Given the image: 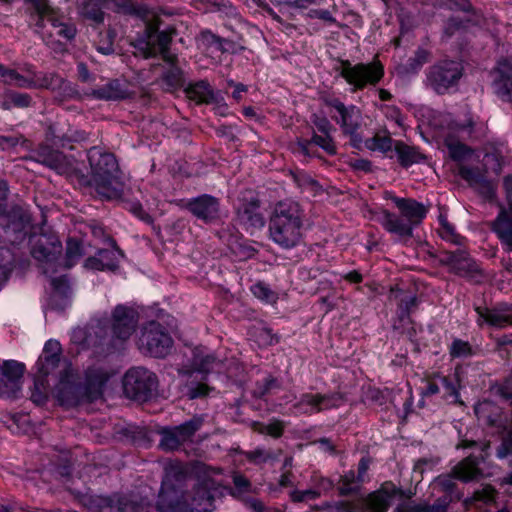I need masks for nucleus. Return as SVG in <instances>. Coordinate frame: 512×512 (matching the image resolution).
<instances>
[{
    "mask_svg": "<svg viewBox=\"0 0 512 512\" xmlns=\"http://www.w3.org/2000/svg\"><path fill=\"white\" fill-rule=\"evenodd\" d=\"M109 374L100 366L85 371L84 383L78 382L70 362L63 363V371L54 388V396L62 406L74 407L81 402H92L102 397Z\"/></svg>",
    "mask_w": 512,
    "mask_h": 512,
    "instance_id": "1",
    "label": "nucleus"
},
{
    "mask_svg": "<svg viewBox=\"0 0 512 512\" xmlns=\"http://www.w3.org/2000/svg\"><path fill=\"white\" fill-rule=\"evenodd\" d=\"M180 469L171 467L166 470L156 502L160 512H210L214 508V497L204 485H198L192 493H185L172 483V477L177 482L183 478Z\"/></svg>",
    "mask_w": 512,
    "mask_h": 512,
    "instance_id": "2",
    "label": "nucleus"
},
{
    "mask_svg": "<svg viewBox=\"0 0 512 512\" xmlns=\"http://www.w3.org/2000/svg\"><path fill=\"white\" fill-rule=\"evenodd\" d=\"M304 222L305 214L299 203L279 201L269 217V238L282 249H293L303 240Z\"/></svg>",
    "mask_w": 512,
    "mask_h": 512,
    "instance_id": "3",
    "label": "nucleus"
},
{
    "mask_svg": "<svg viewBox=\"0 0 512 512\" xmlns=\"http://www.w3.org/2000/svg\"><path fill=\"white\" fill-rule=\"evenodd\" d=\"M88 160L91 168L89 185L102 198L108 200L120 198L124 184L115 156L92 147L88 151Z\"/></svg>",
    "mask_w": 512,
    "mask_h": 512,
    "instance_id": "4",
    "label": "nucleus"
},
{
    "mask_svg": "<svg viewBox=\"0 0 512 512\" xmlns=\"http://www.w3.org/2000/svg\"><path fill=\"white\" fill-rule=\"evenodd\" d=\"M320 101L330 108L332 120L340 127L344 135L350 137L351 145L354 148H360L362 136L359 129L363 121L361 109L354 104L346 105L340 98L330 93L322 94Z\"/></svg>",
    "mask_w": 512,
    "mask_h": 512,
    "instance_id": "5",
    "label": "nucleus"
},
{
    "mask_svg": "<svg viewBox=\"0 0 512 512\" xmlns=\"http://www.w3.org/2000/svg\"><path fill=\"white\" fill-rule=\"evenodd\" d=\"M336 71L352 87V92L363 90L368 86H376L384 77V67L379 60L356 64H352L349 60H340V66Z\"/></svg>",
    "mask_w": 512,
    "mask_h": 512,
    "instance_id": "6",
    "label": "nucleus"
},
{
    "mask_svg": "<svg viewBox=\"0 0 512 512\" xmlns=\"http://www.w3.org/2000/svg\"><path fill=\"white\" fill-rule=\"evenodd\" d=\"M153 16L146 22L144 34L139 38L134 47L144 58H152L160 54L166 63L177 62L176 54L171 53L169 45L172 41V31H159L156 23L151 22Z\"/></svg>",
    "mask_w": 512,
    "mask_h": 512,
    "instance_id": "7",
    "label": "nucleus"
},
{
    "mask_svg": "<svg viewBox=\"0 0 512 512\" xmlns=\"http://www.w3.org/2000/svg\"><path fill=\"white\" fill-rule=\"evenodd\" d=\"M157 386L156 374L144 367H132L123 377L124 393L133 400L147 401L151 399Z\"/></svg>",
    "mask_w": 512,
    "mask_h": 512,
    "instance_id": "8",
    "label": "nucleus"
},
{
    "mask_svg": "<svg viewBox=\"0 0 512 512\" xmlns=\"http://www.w3.org/2000/svg\"><path fill=\"white\" fill-rule=\"evenodd\" d=\"M173 346V339L167 329L157 321L145 324L138 339L139 349L155 358H163Z\"/></svg>",
    "mask_w": 512,
    "mask_h": 512,
    "instance_id": "9",
    "label": "nucleus"
},
{
    "mask_svg": "<svg viewBox=\"0 0 512 512\" xmlns=\"http://www.w3.org/2000/svg\"><path fill=\"white\" fill-rule=\"evenodd\" d=\"M463 65L454 60H443L429 67L427 83L437 93L445 94L457 86L463 76Z\"/></svg>",
    "mask_w": 512,
    "mask_h": 512,
    "instance_id": "10",
    "label": "nucleus"
},
{
    "mask_svg": "<svg viewBox=\"0 0 512 512\" xmlns=\"http://www.w3.org/2000/svg\"><path fill=\"white\" fill-rule=\"evenodd\" d=\"M182 207L190 212L197 220L205 224H219L223 213L220 199L210 195L201 194L184 201Z\"/></svg>",
    "mask_w": 512,
    "mask_h": 512,
    "instance_id": "11",
    "label": "nucleus"
},
{
    "mask_svg": "<svg viewBox=\"0 0 512 512\" xmlns=\"http://www.w3.org/2000/svg\"><path fill=\"white\" fill-rule=\"evenodd\" d=\"M483 461L484 456L482 454L479 456L470 455L452 469V475H440L435 482L443 491L452 492L455 487L454 478L468 482L481 476L482 472L479 465Z\"/></svg>",
    "mask_w": 512,
    "mask_h": 512,
    "instance_id": "12",
    "label": "nucleus"
},
{
    "mask_svg": "<svg viewBox=\"0 0 512 512\" xmlns=\"http://www.w3.org/2000/svg\"><path fill=\"white\" fill-rule=\"evenodd\" d=\"M0 220L3 237L7 242L18 244L25 239L31 219L23 209L13 207L9 212L6 211Z\"/></svg>",
    "mask_w": 512,
    "mask_h": 512,
    "instance_id": "13",
    "label": "nucleus"
},
{
    "mask_svg": "<svg viewBox=\"0 0 512 512\" xmlns=\"http://www.w3.org/2000/svg\"><path fill=\"white\" fill-rule=\"evenodd\" d=\"M25 365L16 360L0 363V397L15 398L22 387Z\"/></svg>",
    "mask_w": 512,
    "mask_h": 512,
    "instance_id": "14",
    "label": "nucleus"
},
{
    "mask_svg": "<svg viewBox=\"0 0 512 512\" xmlns=\"http://www.w3.org/2000/svg\"><path fill=\"white\" fill-rule=\"evenodd\" d=\"M48 21L56 30V35L67 42H71L77 35V27L74 23L66 21L64 15L59 9L51 4L43 12L39 13L32 21L35 26L42 30L45 27V21Z\"/></svg>",
    "mask_w": 512,
    "mask_h": 512,
    "instance_id": "15",
    "label": "nucleus"
},
{
    "mask_svg": "<svg viewBox=\"0 0 512 512\" xmlns=\"http://www.w3.org/2000/svg\"><path fill=\"white\" fill-rule=\"evenodd\" d=\"M138 323L137 312L125 305H117L111 314L109 327L114 338L126 341L135 331Z\"/></svg>",
    "mask_w": 512,
    "mask_h": 512,
    "instance_id": "16",
    "label": "nucleus"
},
{
    "mask_svg": "<svg viewBox=\"0 0 512 512\" xmlns=\"http://www.w3.org/2000/svg\"><path fill=\"white\" fill-rule=\"evenodd\" d=\"M61 353L62 348L59 341L53 339L48 340L35 365L37 375L47 379L49 375L58 371L60 377L63 371V363L69 362L61 358Z\"/></svg>",
    "mask_w": 512,
    "mask_h": 512,
    "instance_id": "17",
    "label": "nucleus"
},
{
    "mask_svg": "<svg viewBox=\"0 0 512 512\" xmlns=\"http://www.w3.org/2000/svg\"><path fill=\"white\" fill-rule=\"evenodd\" d=\"M440 262L450 270L462 277L475 278L481 274L478 264L463 249L443 251Z\"/></svg>",
    "mask_w": 512,
    "mask_h": 512,
    "instance_id": "18",
    "label": "nucleus"
},
{
    "mask_svg": "<svg viewBox=\"0 0 512 512\" xmlns=\"http://www.w3.org/2000/svg\"><path fill=\"white\" fill-rule=\"evenodd\" d=\"M403 492L393 482L386 481L380 488L363 498V505L370 512H387L396 496Z\"/></svg>",
    "mask_w": 512,
    "mask_h": 512,
    "instance_id": "19",
    "label": "nucleus"
},
{
    "mask_svg": "<svg viewBox=\"0 0 512 512\" xmlns=\"http://www.w3.org/2000/svg\"><path fill=\"white\" fill-rule=\"evenodd\" d=\"M342 402V396L339 393L312 394L305 393L301 395L295 408L305 414L319 413L324 410L338 407Z\"/></svg>",
    "mask_w": 512,
    "mask_h": 512,
    "instance_id": "20",
    "label": "nucleus"
},
{
    "mask_svg": "<svg viewBox=\"0 0 512 512\" xmlns=\"http://www.w3.org/2000/svg\"><path fill=\"white\" fill-rule=\"evenodd\" d=\"M106 241L111 247L109 249H100L95 256L88 257L84 263L85 268L98 271H113L118 268L123 253L113 238L108 236Z\"/></svg>",
    "mask_w": 512,
    "mask_h": 512,
    "instance_id": "21",
    "label": "nucleus"
},
{
    "mask_svg": "<svg viewBox=\"0 0 512 512\" xmlns=\"http://www.w3.org/2000/svg\"><path fill=\"white\" fill-rule=\"evenodd\" d=\"M379 222L398 241L406 242L413 236L415 227L400 213L383 210Z\"/></svg>",
    "mask_w": 512,
    "mask_h": 512,
    "instance_id": "22",
    "label": "nucleus"
},
{
    "mask_svg": "<svg viewBox=\"0 0 512 512\" xmlns=\"http://www.w3.org/2000/svg\"><path fill=\"white\" fill-rule=\"evenodd\" d=\"M184 93L197 105L221 104L224 101L221 94L205 79L189 82L184 88Z\"/></svg>",
    "mask_w": 512,
    "mask_h": 512,
    "instance_id": "23",
    "label": "nucleus"
},
{
    "mask_svg": "<svg viewBox=\"0 0 512 512\" xmlns=\"http://www.w3.org/2000/svg\"><path fill=\"white\" fill-rule=\"evenodd\" d=\"M33 89H46L58 92L63 95H70L72 92L71 83L56 72L36 71L32 65Z\"/></svg>",
    "mask_w": 512,
    "mask_h": 512,
    "instance_id": "24",
    "label": "nucleus"
},
{
    "mask_svg": "<svg viewBox=\"0 0 512 512\" xmlns=\"http://www.w3.org/2000/svg\"><path fill=\"white\" fill-rule=\"evenodd\" d=\"M35 160L46 167L55 170L58 174L67 173L71 169L69 158L48 145H40L35 153Z\"/></svg>",
    "mask_w": 512,
    "mask_h": 512,
    "instance_id": "25",
    "label": "nucleus"
},
{
    "mask_svg": "<svg viewBox=\"0 0 512 512\" xmlns=\"http://www.w3.org/2000/svg\"><path fill=\"white\" fill-rule=\"evenodd\" d=\"M237 219L246 230L261 229L265 220L260 212V201L257 198L243 201L237 208Z\"/></svg>",
    "mask_w": 512,
    "mask_h": 512,
    "instance_id": "26",
    "label": "nucleus"
},
{
    "mask_svg": "<svg viewBox=\"0 0 512 512\" xmlns=\"http://www.w3.org/2000/svg\"><path fill=\"white\" fill-rule=\"evenodd\" d=\"M494 79L496 94L504 101L512 102V57L499 60Z\"/></svg>",
    "mask_w": 512,
    "mask_h": 512,
    "instance_id": "27",
    "label": "nucleus"
},
{
    "mask_svg": "<svg viewBox=\"0 0 512 512\" xmlns=\"http://www.w3.org/2000/svg\"><path fill=\"white\" fill-rule=\"evenodd\" d=\"M390 199L399 210V213L414 227L420 224L428 213V207L413 198L391 196Z\"/></svg>",
    "mask_w": 512,
    "mask_h": 512,
    "instance_id": "28",
    "label": "nucleus"
},
{
    "mask_svg": "<svg viewBox=\"0 0 512 512\" xmlns=\"http://www.w3.org/2000/svg\"><path fill=\"white\" fill-rule=\"evenodd\" d=\"M87 95L96 100L117 101L129 97V91L120 80L112 79L105 85L92 89Z\"/></svg>",
    "mask_w": 512,
    "mask_h": 512,
    "instance_id": "29",
    "label": "nucleus"
},
{
    "mask_svg": "<svg viewBox=\"0 0 512 512\" xmlns=\"http://www.w3.org/2000/svg\"><path fill=\"white\" fill-rule=\"evenodd\" d=\"M105 3H111L117 13L134 16L143 21H148L153 16V11L146 4L135 0H105Z\"/></svg>",
    "mask_w": 512,
    "mask_h": 512,
    "instance_id": "30",
    "label": "nucleus"
},
{
    "mask_svg": "<svg viewBox=\"0 0 512 512\" xmlns=\"http://www.w3.org/2000/svg\"><path fill=\"white\" fill-rule=\"evenodd\" d=\"M458 175L467 181L471 186H476L486 197H493L495 189L491 182L487 181L478 168L460 165Z\"/></svg>",
    "mask_w": 512,
    "mask_h": 512,
    "instance_id": "31",
    "label": "nucleus"
},
{
    "mask_svg": "<svg viewBox=\"0 0 512 512\" xmlns=\"http://www.w3.org/2000/svg\"><path fill=\"white\" fill-rule=\"evenodd\" d=\"M53 293L49 305L54 310H64L69 304L70 285L66 276L51 279Z\"/></svg>",
    "mask_w": 512,
    "mask_h": 512,
    "instance_id": "32",
    "label": "nucleus"
},
{
    "mask_svg": "<svg viewBox=\"0 0 512 512\" xmlns=\"http://www.w3.org/2000/svg\"><path fill=\"white\" fill-rule=\"evenodd\" d=\"M105 4V0H83L78 4V14L93 25H101L105 20Z\"/></svg>",
    "mask_w": 512,
    "mask_h": 512,
    "instance_id": "33",
    "label": "nucleus"
},
{
    "mask_svg": "<svg viewBox=\"0 0 512 512\" xmlns=\"http://www.w3.org/2000/svg\"><path fill=\"white\" fill-rule=\"evenodd\" d=\"M21 70L25 72V74H21L16 69H11L5 67V70L2 74L3 83L9 86H16L21 89H30L34 86L32 84V64H25Z\"/></svg>",
    "mask_w": 512,
    "mask_h": 512,
    "instance_id": "34",
    "label": "nucleus"
},
{
    "mask_svg": "<svg viewBox=\"0 0 512 512\" xmlns=\"http://www.w3.org/2000/svg\"><path fill=\"white\" fill-rule=\"evenodd\" d=\"M500 212L492 222V231L497 234L503 243H512V209L500 205Z\"/></svg>",
    "mask_w": 512,
    "mask_h": 512,
    "instance_id": "35",
    "label": "nucleus"
},
{
    "mask_svg": "<svg viewBox=\"0 0 512 512\" xmlns=\"http://www.w3.org/2000/svg\"><path fill=\"white\" fill-rule=\"evenodd\" d=\"M474 412L479 421L488 426H498L501 422V408L490 400H482L475 404Z\"/></svg>",
    "mask_w": 512,
    "mask_h": 512,
    "instance_id": "36",
    "label": "nucleus"
},
{
    "mask_svg": "<svg viewBox=\"0 0 512 512\" xmlns=\"http://www.w3.org/2000/svg\"><path fill=\"white\" fill-rule=\"evenodd\" d=\"M390 296L397 299L398 302V316L401 321L408 320L411 313H413L418 306V298L415 294L406 293L399 288H392Z\"/></svg>",
    "mask_w": 512,
    "mask_h": 512,
    "instance_id": "37",
    "label": "nucleus"
},
{
    "mask_svg": "<svg viewBox=\"0 0 512 512\" xmlns=\"http://www.w3.org/2000/svg\"><path fill=\"white\" fill-rule=\"evenodd\" d=\"M32 96L25 92H18L15 90H5L0 93V108L9 111L13 108H28L32 106Z\"/></svg>",
    "mask_w": 512,
    "mask_h": 512,
    "instance_id": "38",
    "label": "nucleus"
},
{
    "mask_svg": "<svg viewBox=\"0 0 512 512\" xmlns=\"http://www.w3.org/2000/svg\"><path fill=\"white\" fill-rule=\"evenodd\" d=\"M394 151L397 155L398 162L404 168H408L413 164H418L425 160V156L414 146H409L402 141H395Z\"/></svg>",
    "mask_w": 512,
    "mask_h": 512,
    "instance_id": "39",
    "label": "nucleus"
},
{
    "mask_svg": "<svg viewBox=\"0 0 512 512\" xmlns=\"http://www.w3.org/2000/svg\"><path fill=\"white\" fill-rule=\"evenodd\" d=\"M475 310L479 316V325H481V321L497 328H504L512 324V315H505L497 310L488 308L477 307Z\"/></svg>",
    "mask_w": 512,
    "mask_h": 512,
    "instance_id": "40",
    "label": "nucleus"
},
{
    "mask_svg": "<svg viewBox=\"0 0 512 512\" xmlns=\"http://www.w3.org/2000/svg\"><path fill=\"white\" fill-rule=\"evenodd\" d=\"M170 67L162 74L161 80L166 91H174L181 88L185 83L183 70L177 62L168 63Z\"/></svg>",
    "mask_w": 512,
    "mask_h": 512,
    "instance_id": "41",
    "label": "nucleus"
},
{
    "mask_svg": "<svg viewBox=\"0 0 512 512\" xmlns=\"http://www.w3.org/2000/svg\"><path fill=\"white\" fill-rule=\"evenodd\" d=\"M60 250L61 243L57 239L51 240L48 246H45L41 243V240H39L33 246L32 255L37 260L49 263L56 259V254L60 253Z\"/></svg>",
    "mask_w": 512,
    "mask_h": 512,
    "instance_id": "42",
    "label": "nucleus"
},
{
    "mask_svg": "<svg viewBox=\"0 0 512 512\" xmlns=\"http://www.w3.org/2000/svg\"><path fill=\"white\" fill-rule=\"evenodd\" d=\"M440 391L443 390V398L451 403L463 404L459 394V380L456 376H439Z\"/></svg>",
    "mask_w": 512,
    "mask_h": 512,
    "instance_id": "43",
    "label": "nucleus"
},
{
    "mask_svg": "<svg viewBox=\"0 0 512 512\" xmlns=\"http://www.w3.org/2000/svg\"><path fill=\"white\" fill-rule=\"evenodd\" d=\"M204 424V417L202 415H195L184 423L173 426L177 431L182 443H185L194 436V434L201 429Z\"/></svg>",
    "mask_w": 512,
    "mask_h": 512,
    "instance_id": "44",
    "label": "nucleus"
},
{
    "mask_svg": "<svg viewBox=\"0 0 512 512\" xmlns=\"http://www.w3.org/2000/svg\"><path fill=\"white\" fill-rule=\"evenodd\" d=\"M449 500L447 498H439L432 505H399L395 512H447Z\"/></svg>",
    "mask_w": 512,
    "mask_h": 512,
    "instance_id": "45",
    "label": "nucleus"
},
{
    "mask_svg": "<svg viewBox=\"0 0 512 512\" xmlns=\"http://www.w3.org/2000/svg\"><path fill=\"white\" fill-rule=\"evenodd\" d=\"M161 439L158 447L165 452H172L183 444L174 427H164L159 430Z\"/></svg>",
    "mask_w": 512,
    "mask_h": 512,
    "instance_id": "46",
    "label": "nucleus"
},
{
    "mask_svg": "<svg viewBox=\"0 0 512 512\" xmlns=\"http://www.w3.org/2000/svg\"><path fill=\"white\" fill-rule=\"evenodd\" d=\"M338 10L336 4L331 6V9H323V8H311L305 14V17L308 19H317L322 21L326 25H336L338 27H342V25L337 21L334 16V12Z\"/></svg>",
    "mask_w": 512,
    "mask_h": 512,
    "instance_id": "47",
    "label": "nucleus"
},
{
    "mask_svg": "<svg viewBox=\"0 0 512 512\" xmlns=\"http://www.w3.org/2000/svg\"><path fill=\"white\" fill-rule=\"evenodd\" d=\"M118 495L94 496L89 500V508L93 512H117Z\"/></svg>",
    "mask_w": 512,
    "mask_h": 512,
    "instance_id": "48",
    "label": "nucleus"
},
{
    "mask_svg": "<svg viewBox=\"0 0 512 512\" xmlns=\"http://www.w3.org/2000/svg\"><path fill=\"white\" fill-rule=\"evenodd\" d=\"M84 255L83 247L79 240L75 238H69L66 243V252L64 259L65 268L69 269L73 267Z\"/></svg>",
    "mask_w": 512,
    "mask_h": 512,
    "instance_id": "49",
    "label": "nucleus"
},
{
    "mask_svg": "<svg viewBox=\"0 0 512 512\" xmlns=\"http://www.w3.org/2000/svg\"><path fill=\"white\" fill-rule=\"evenodd\" d=\"M365 147L371 151H380L386 153L394 147L393 140L389 135L376 134L366 139Z\"/></svg>",
    "mask_w": 512,
    "mask_h": 512,
    "instance_id": "50",
    "label": "nucleus"
},
{
    "mask_svg": "<svg viewBox=\"0 0 512 512\" xmlns=\"http://www.w3.org/2000/svg\"><path fill=\"white\" fill-rule=\"evenodd\" d=\"M48 386V380L46 378L36 375L34 387L31 392V400L38 405L44 404L47 400Z\"/></svg>",
    "mask_w": 512,
    "mask_h": 512,
    "instance_id": "51",
    "label": "nucleus"
},
{
    "mask_svg": "<svg viewBox=\"0 0 512 512\" xmlns=\"http://www.w3.org/2000/svg\"><path fill=\"white\" fill-rule=\"evenodd\" d=\"M430 53L423 49L418 48L415 51V54L413 57L409 58L407 62L406 70L410 73H417L421 67L429 61Z\"/></svg>",
    "mask_w": 512,
    "mask_h": 512,
    "instance_id": "52",
    "label": "nucleus"
},
{
    "mask_svg": "<svg viewBox=\"0 0 512 512\" xmlns=\"http://www.w3.org/2000/svg\"><path fill=\"white\" fill-rule=\"evenodd\" d=\"M277 388H279L277 379L272 376H267L263 380L256 383V386L253 390V395L257 398H263L272 390Z\"/></svg>",
    "mask_w": 512,
    "mask_h": 512,
    "instance_id": "53",
    "label": "nucleus"
},
{
    "mask_svg": "<svg viewBox=\"0 0 512 512\" xmlns=\"http://www.w3.org/2000/svg\"><path fill=\"white\" fill-rule=\"evenodd\" d=\"M449 353L452 358H461L472 356L473 350L468 341L454 339L449 347Z\"/></svg>",
    "mask_w": 512,
    "mask_h": 512,
    "instance_id": "54",
    "label": "nucleus"
},
{
    "mask_svg": "<svg viewBox=\"0 0 512 512\" xmlns=\"http://www.w3.org/2000/svg\"><path fill=\"white\" fill-rule=\"evenodd\" d=\"M445 142L449 150L450 156L454 160H462L472 153V151L461 142H454L450 141L449 139H446Z\"/></svg>",
    "mask_w": 512,
    "mask_h": 512,
    "instance_id": "55",
    "label": "nucleus"
},
{
    "mask_svg": "<svg viewBox=\"0 0 512 512\" xmlns=\"http://www.w3.org/2000/svg\"><path fill=\"white\" fill-rule=\"evenodd\" d=\"M311 140H312L313 144L319 146L328 154H330V155L336 154V146L331 137V134L318 135V134L314 133L312 135Z\"/></svg>",
    "mask_w": 512,
    "mask_h": 512,
    "instance_id": "56",
    "label": "nucleus"
},
{
    "mask_svg": "<svg viewBox=\"0 0 512 512\" xmlns=\"http://www.w3.org/2000/svg\"><path fill=\"white\" fill-rule=\"evenodd\" d=\"M246 458L250 462L259 465L274 460L277 456L272 451L257 448L253 451L247 452Z\"/></svg>",
    "mask_w": 512,
    "mask_h": 512,
    "instance_id": "57",
    "label": "nucleus"
},
{
    "mask_svg": "<svg viewBox=\"0 0 512 512\" xmlns=\"http://www.w3.org/2000/svg\"><path fill=\"white\" fill-rule=\"evenodd\" d=\"M441 228L439 230L440 237L451 243L460 245V236L455 233L454 227L448 223L446 219L440 218Z\"/></svg>",
    "mask_w": 512,
    "mask_h": 512,
    "instance_id": "58",
    "label": "nucleus"
},
{
    "mask_svg": "<svg viewBox=\"0 0 512 512\" xmlns=\"http://www.w3.org/2000/svg\"><path fill=\"white\" fill-rule=\"evenodd\" d=\"M253 295L266 302H274L276 300L275 293L262 282H258L251 287Z\"/></svg>",
    "mask_w": 512,
    "mask_h": 512,
    "instance_id": "59",
    "label": "nucleus"
},
{
    "mask_svg": "<svg viewBox=\"0 0 512 512\" xmlns=\"http://www.w3.org/2000/svg\"><path fill=\"white\" fill-rule=\"evenodd\" d=\"M144 506L137 503L126 496L117 498V512H143Z\"/></svg>",
    "mask_w": 512,
    "mask_h": 512,
    "instance_id": "60",
    "label": "nucleus"
},
{
    "mask_svg": "<svg viewBox=\"0 0 512 512\" xmlns=\"http://www.w3.org/2000/svg\"><path fill=\"white\" fill-rule=\"evenodd\" d=\"M496 490L491 486H485L480 490H477L473 494L474 502H482L484 504H490L495 501Z\"/></svg>",
    "mask_w": 512,
    "mask_h": 512,
    "instance_id": "61",
    "label": "nucleus"
},
{
    "mask_svg": "<svg viewBox=\"0 0 512 512\" xmlns=\"http://www.w3.org/2000/svg\"><path fill=\"white\" fill-rule=\"evenodd\" d=\"M378 108L381 110V112L388 120L395 122L398 126L403 125V116L400 109L397 106L383 104L380 105Z\"/></svg>",
    "mask_w": 512,
    "mask_h": 512,
    "instance_id": "62",
    "label": "nucleus"
},
{
    "mask_svg": "<svg viewBox=\"0 0 512 512\" xmlns=\"http://www.w3.org/2000/svg\"><path fill=\"white\" fill-rule=\"evenodd\" d=\"M293 178L300 188L311 189L313 191L319 188L318 182L304 172H297L293 174Z\"/></svg>",
    "mask_w": 512,
    "mask_h": 512,
    "instance_id": "63",
    "label": "nucleus"
},
{
    "mask_svg": "<svg viewBox=\"0 0 512 512\" xmlns=\"http://www.w3.org/2000/svg\"><path fill=\"white\" fill-rule=\"evenodd\" d=\"M357 481L355 472L350 470L341 477V486L339 488L341 495H349L353 493L356 488L352 485Z\"/></svg>",
    "mask_w": 512,
    "mask_h": 512,
    "instance_id": "64",
    "label": "nucleus"
}]
</instances>
